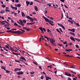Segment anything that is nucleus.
<instances>
[{
  "label": "nucleus",
  "instance_id": "1",
  "mask_svg": "<svg viewBox=\"0 0 80 80\" xmlns=\"http://www.w3.org/2000/svg\"><path fill=\"white\" fill-rule=\"evenodd\" d=\"M0 25H5L6 23H7L8 24H6L5 25H4V27H8V26H10V23L8 22H7L6 21H0Z\"/></svg>",
  "mask_w": 80,
  "mask_h": 80
},
{
  "label": "nucleus",
  "instance_id": "2",
  "mask_svg": "<svg viewBox=\"0 0 80 80\" xmlns=\"http://www.w3.org/2000/svg\"><path fill=\"white\" fill-rule=\"evenodd\" d=\"M42 17L45 20L46 22L49 23L50 24V25H51L52 26H53V25H54V24H52L51 22H50V20H49L47 18L44 16H43Z\"/></svg>",
  "mask_w": 80,
  "mask_h": 80
},
{
  "label": "nucleus",
  "instance_id": "3",
  "mask_svg": "<svg viewBox=\"0 0 80 80\" xmlns=\"http://www.w3.org/2000/svg\"><path fill=\"white\" fill-rule=\"evenodd\" d=\"M49 40L50 41V42L51 43L52 45H54V43L55 42V40L53 38H49Z\"/></svg>",
  "mask_w": 80,
  "mask_h": 80
},
{
  "label": "nucleus",
  "instance_id": "4",
  "mask_svg": "<svg viewBox=\"0 0 80 80\" xmlns=\"http://www.w3.org/2000/svg\"><path fill=\"white\" fill-rule=\"evenodd\" d=\"M20 58H21V59H20V61L21 62H22L23 63H24V61H23L24 60V61H26V59L25 57L23 56H21L20 57Z\"/></svg>",
  "mask_w": 80,
  "mask_h": 80
},
{
  "label": "nucleus",
  "instance_id": "5",
  "mask_svg": "<svg viewBox=\"0 0 80 80\" xmlns=\"http://www.w3.org/2000/svg\"><path fill=\"white\" fill-rule=\"evenodd\" d=\"M65 75H67V76H68L69 77H72V75L70 73L68 72H65Z\"/></svg>",
  "mask_w": 80,
  "mask_h": 80
},
{
  "label": "nucleus",
  "instance_id": "6",
  "mask_svg": "<svg viewBox=\"0 0 80 80\" xmlns=\"http://www.w3.org/2000/svg\"><path fill=\"white\" fill-rule=\"evenodd\" d=\"M58 24L59 25V26H60L61 27H62V28L64 30H65V27H64V26H63V25H62V24H60L59 23H58Z\"/></svg>",
  "mask_w": 80,
  "mask_h": 80
},
{
  "label": "nucleus",
  "instance_id": "7",
  "mask_svg": "<svg viewBox=\"0 0 80 80\" xmlns=\"http://www.w3.org/2000/svg\"><path fill=\"white\" fill-rule=\"evenodd\" d=\"M19 21L20 22L21 25H22V26H24V25H25V24L23 23V21H22L21 19H20L19 20Z\"/></svg>",
  "mask_w": 80,
  "mask_h": 80
},
{
  "label": "nucleus",
  "instance_id": "8",
  "mask_svg": "<svg viewBox=\"0 0 80 80\" xmlns=\"http://www.w3.org/2000/svg\"><path fill=\"white\" fill-rule=\"evenodd\" d=\"M16 73H17V75H23V72L22 71H20L19 72H16Z\"/></svg>",
  "mask_w": 80,
  "mask_h": 80
},
{
  "label": "nucleus",
  "instance_id": "9",
  "mask_svg": "<svg viewBox=\"0 0 80 80\" xmlns=\"http://www.w3.org/2000/svg\"><path fill=\"white\" fill-rule=\"evenodd\" d=\"M25 32V30H22V32L17 31V33H18V35H20V34H22L21 33H24Z\"/></svg>",
  "mask_w": 80,
  "mask_h": 80
},
{
  "label": "nucleus",
  "instance_id": "10",
  "mask_svg": "<svg viewBox=\"0 0 80 80\" xmlns=\"http://www.w3.org/2000/svg\"><path fill=\"white\" fill-rule=\"evenodd\" d=\"M34 9L36 11H38V7H37V6H34Z\"/></svg>",
  "mask_w": 80,
  "mask_h": 80
},
{
  "label": "nucleus",
  "instance_id": "11",
  "mask_svg": "<svg viewBox=\"0 0 80 80\" xmlns=\"http://www.w3.org/2000/svg\"><path fill=\"white\" fill-rule=\"evenodd\" d=\"M70 38L72 40V41H73L74 42H75V39H74V38H73V37H71Z\"/></svg>",
  "mask_w": 80,
  "mask_h": 80
},
{
  "label": "nucleus",
  "instance_id": "12",
  "mask_svg": "<svg viewBox=\"0 0 80 80\" xmlns=\"http://www.w3.org/2000/svg\"><path fill=\"white\" fill-rule=\"evenodd\" d=\"M0 12L1 13H5V11L3 10H2L0 11Z\"/></svg>",
  "mask_w": 80,
  "mask_h": 80
},
{
  "label": "nucleus",
  "instance_id": "13",
  "mask_svg": "<svg viewBox=\"0 0 80 80\" xmlns=\"http://www.w3.org/2000/svg\"><path fill=\"white\" fill-rule=\"evenodd\" d=\"M26 3L27 4V6H28V5L30 4V2H28V1H26Z\"/></svg>",
  "mask_w": 80,
  "mask_h": 80
},
{
  "label": "nucleus",
  "instance_id": "14",
  "mask_svg": "<svg viewBox=\"0 0 80 80\" xmlns=\"http://www.w3.org/2000/svg\"><path fill=\"white\" fill-rule=\"evenodd\" d=\"M21 14L22 16L25 17V14H24V12H22Z\"/></svg>",
  "mask_w": 80,
  "mask_h": 80
},
{
  "label": "nucleus",
  "instance_id": "15",
  "mask_svg": "<svg viewBox=\"0 0 80 80\" xmlns=\"http://www.w3.org/2000/svg\"><path fill=\"white\" fill-rule=\"evenodd\" d=\"M69 33H70V34H71L73 36H75V34L73 32H69Z\"/></svg>",
  "mask_w": 80,
  "mask_h": 80
},
{
  "label": "nucleus",
  "instance_id": "16",
  "mask_svg": "<svg viewBox=\"0 0 80 80\" xmlns=\"http://www.w3.org/2000/svg\"><path fill=\"white\" fill-rule=\"evenodd\" d=\"M9 49L10 50H12V51H13V52H14V50H13V48H12V47H10V48H9Z\"/></svg>",
  "mask_w": 80,
  "mask_h": 80
},
{
  "label": "nucleus",
  "instance_id": "17",
  "mask_svg": "<svg viewBox=\"0 0 80 80\" xmlns=\"http://www.w3.org/2000/svg\"><path fill=\"white\" fill-rule=\"evenodd\" d=\"M22 22H23L24 24H26V22H27V21L25 20H22Z\"/></svg>",
  "mask_w": 80,
  "mask_h": 80
},
{
  "label": "nucleus",
  "instance_id": "18",
  "mask_svg": "<svg viewBox=\"0 0 80 80\" xmlns=\"http://www.w3.org/2000/svg\"><path fill=\"white\" fill-rule=\"evenodd\" d=\"M75 40H77V41H78V42H80V39H78V38H74Z\"/></svg>",
  "mask_w": 80,
  "mask_h": 80
},
{
  "label": "nucleus",
  "instance_id": "19",
  "mask_svg": "<svg viewBox=\"0 0 80 80\" xmlns=\"http://www.w3.org/2000/svg\"><path fill=\"white\" fill-rule=\"evenodd\" d=\"M1 6L2 8H5L6 7V5L4 4L1 5Z\"/></svg>",
  "mask_w": 80,
  "mask_h": 80
},
{
  "label": "nucleus",
  "instance_id": "20",
  "mask_svg": "<svg viewBox=\"0 0 80 80\" xmlns=\"http://www.w3.org/2000/svg\"><path fill=\"white\" fill-rule=\"evenodd\" d=\"M33 63H34V65H36L37 66L38 65V64H37V62H36L34 61H33Z\"/></svg>",
  "mask_w": 80,
  "mask_h": 80
},
{
  "label": "nucleus",
  "instance_id": "21",
  "mask_svg": "<svg viewBox=\"0 0 80 80\" xmlns=\"http://www.w3.org/2000/svg\"><path fill=\"white\" fill-rule=\"evenodd\" d=\"M34 1H35L36 2H38V3H42L40 1L38 0H34Z\"/></svg>",
  "mask_w": 80,
  "mask_h": 80
},
{
  "label": "nucleus",
  "instance_id": "22",
  "mask_svg": "<svg viewBox=\"0 0 80 80\" xmlns=\"http://www.w3.org/2000/svg\"><path fill=\"white\" fill-rule=\"evenodd\" d=\"M34 1H35L36 2H38V3H42L40 1L38 0H34Z\"/></svg>",
  "mask_w": 80,
  "mask_h": 80
},
{
  "label": "nucleus",
  "instance_id": "23",
  "mask_svg": "<svg viewBox=\"0 0 80 80\" xmlns=\"http://www.w3.org/2000/svg\"><path fill=\"white\" fill-rule=\"evenodd\" d=\"M31 21V22H33V19H32V18H30L29 19Z\"/></svg>",
  "mask_w": 80,
  "mask_h": 80
},
{
  "label": "nucleus",
  "instance_id": "24",
  "mask_svg": "<svg viewBox=\"0 0 80 80\" xmlns=\"http://www.w3.org/2000/svg\"><path fill=\"white\" fill-rule=\"evenodd\" d=\"M17 7H21V4H18L17 5Z\"/></svg>",
  "mask_w": 80,
  "mask_h": 80
},
{
  "label": "nucleus",
  "instance_id": "25",
  "mask_svg": "<svg viewBox=\"0 0 80 80\" xmlns=\"http://www.w3.org/2000/svg\"><path fill=\"white\" fill-rule=\"evenodd\" d=\"M56 30L58 32L60 33L61 34V32H60V31H59V30H58V29H57Z\"/></svg>",
  "mask_w": 80,
  "mask_h": 80
},
{
  "label": "nucleus",
  "instance_id": "26",
  "mask_svg": "<svg viewBox=\"0 0 80 80\" xmlns=\"http://www.w3.org/2000/svg\"><path fill=\"white\" fill-rule=\"evenodd\" d=\"M6 73H10V71L8 70H6Z\"/></svg>",
  "mask_w": 80,
  "mask_h": 80
},
{
  "label": "nucleus",
  "instance_id": "27",
  "mask_svg": "<svg viewBox=\"0 0 80 80\" xmlns=\"http://www.w3.org/2000/svg\"><path fill=\"white\" fill-rule=\"evenodd\" d=\"M5 11L7 12H10V10H8L7 9H5Z\"/></svg>",
  "mask_w": 80,
  "mask_h": 80
},
{
  "label": "nucleus",
  "instance_id": "28",
  "mask_svg": "<svg viewBox=\"0 0 80 80\" xmlns=\"http://www.w3.org/2000/svg\"><path fill=\"white\" fill-rule=\"evenodd\" d=\"M26 18H28V19H30L31 17H30L29 16H26Z\"/></svg>",
  "mask_w": 80,
  "mask_h": 80
},
{
  "label": "nucleus",
  "instance_id": "29",
  "mask_svg": "<svg viewBox=\"0 0 80 80\" xmlns=\"http://www.w3.org/2000/svg\"><path fill=\"white\" fill-rule=\"evenodd\" d=\"M75 30L74 29H72L71 32H75Z\"/></svg>",
  "mask_w": 80,
  "mask_h": 80
},
{
  "label": "nucleus",
  "instance_id": "30",
  "mask_svg": "<svg viewBox=\"0 0 80 80\" xmlns=\"http://www.w3.org/2000/svg\"><path fill=\"white\" fill-rule=\"evenodd\" d=\"M7 32H8V33H10V32H12V31L11 30H9L8 31H7Z\"/></svg>",
  "mask_w": 80,
  "mask_h": 80
},
{
  "label": "nucleus",
  "instance_id": "31",
  "mask_svg": "<svg viewBox=\"0 0 80 80\" xmlns=\"http://www.w3.org/2000/svg\"><path fill=\"white\" fill-rule=\"evenodd\" d=\"M5 47L6 48H9V46H8L7 45H5Z\"/></svg>",
  "mask_w": 80,
  "mask_h": 80
},
{
  "label": "nucleus",
  "instance_id": "32",
  "mask_svg": "<svg viewBox=\"0 0 80 80\" xmlns=\"http://www.w3.org/2000/svg\"><path fill=\"white\" fill-rule=\"evenodd\" d=\"M39 29L41 31L43 30V28H42V27H40L39 28Z\"/></svg>",
  "mask_w": 80,
  "mask_h": 80
},
{
  "label": "nucleus",
  "instance_id": "33",
  "mask_svg": "<svg viewBox=\"0 0 80 80\" xmlns=\"http://www.w3.org/2000/svg\"><path fill=\"white\" fill-rule=\"evenodd\" d=\"M34 73H35V72H30V74L31 75L32 74H34Z\"/></svg>",
  "mask_w": 80,
  "mask_h": 80
},
{
  "label": "nucleus",
  "instance_id": "34",
  "mask_svg": "<svg viewBox=\"0 0 80 80\" xmlns=\"http://www.w3.org/2000/svg\"><path fill=\"white\" fill-rule=\"evenodd\" d=\"M14 25L15 26H18V24H17V23H16V22L14 23Z\"/></svg>",
  "mask_w": 80,
  "mask_h": 80
},
{
  "label": "nucleus",
  "instance_id": "35",
  "mask_svg": "<svg viewBox=\"0 0 80 80\" xmlns=\"http://www.w3.org/2000/svg\"><path fill=\"white\" fill-rule=\"evenodd\" d=\"M34 23H35L34 22H31L30 23V25H33V24H34Z\"/></svg>",
  "mask_w": 80,
  "mask_h": 80
},
{
  "label": "nucleus",
  "instance_id": "36",
  "mask_svg": "<svg viewBox=\"0 0 80 80\" xmlns=\"http://www.w3.org/2000/svg\"><path fill=\"white\" fill-rule=\"evenodd\" d=\"M13 9H14L15 10H17V8L16 7H14V8Z\"/></svg>",
  "mask_w": 80,
  "mask_h": 80
},
{
  "label": "nucleus",
  "instance_id": "37",
  "mask_svg": "<svg viewBox=\"0 0 80 80\" xmlns=\"http://www.w3.org/2000/svg\"><path fill=\"white\" fill-rule=\"evenodd\" d=\"M26 30H27V31H30V29H29L28 28H27Z\"/></svg>",
  "mask_w": 80,
  "mask_h": 80
},
{
  "label": "nucleus",
  "instance_id": "38",
  "mask_svg": "<svg viewBox=\"0 0 80 80\" xmlns=\"http://www.w3.org/2000/svg\"><path fill=\"white\" fill-rule=\"evenodd\" d=\"M2 48H3V50H5L8 51V50L5 49V48H4V47H2Z\"/></svg>",
  "mask_w": 80,
  "mask_h": 80
},
{
  "label": "nucleus",
  "instance_id": "39",
  "mask_svg": "<svg viewBox=\"0 0 80 80\" xmlns=\"http://www.w3.org/2000/svg\"><path fill=\"white\" fill-rule=\"evenodd\" d=\"M12 33H17V31H13V32L12 31Z\"/></svg>",
  "mask_w": 80,
  "mask_h": 80
},
{
  "label": "nucleus",
  "instance_id": "40",
  "mask_svg": "<svg viewBox=\"0 0 80 80\" xmlns=\"http://www.w3.org/2000/svg\"><path fill=\"white\" fill-rule=\"evenodd\" d=\"M76 25L78 27H79V23H76Z\"/></svg>",
  "mask_w": 80,
  "mask_h": 80
},
{
  "label": "nucleus",
  "instance_id": "41",
  "mask_svg": "<svg viewBox=\"0 0 80 80\" xmlns=\"http://www.w3.org/2000/svg\"><path fill=\"white\" fill-rule=\"evenodd\" d=\"M63 43L64 44H67V41H65L64 42H63Z\"/></svg>",
  "mask_w": 80,
  "mask_h": 80
},
{
  "label": "nucleus",
  "instance_id": "42",
  "mask_svg": "<svg viewBox=\"0 0 80 80\" xmlns=\"http://www.w3.org/2000/svg\"><path fill=\"white\" fill-rule=\"evenodd\" d=\"M1 67L2 69H5V67L3 66H1Z\"/></svg>",
  "mask_w": 80,
  "mask_h": 80
},
{
  "label": "nucleus",
  "instance_id": "43",
  "mask_svg": "<svg viewBox=\"0 0 80 80\" xmlns=\"http://www.w3.org/2000/svg\"><path fill=\"white\" fill-rule=\"evenodd\" d=\"M49 80L48 77L47 76L46 77V80Z\"/></svg>",
  "mask_w": 80,
  "mask_h": 80
},
{
  "label": "nucleus",
  "instance_id": "44",
  "mask_svg": "<svg viewBox=\"0 0 80 80\" xmlns=\"http://www.w3.org/2000/svg\"><path fill=\"white\" fill-rule=\"evenodd\" d=\"M14 71H15V72H17V71H18V69L17 68L15 69Z\"/></svg>",
  "mask_w": 80,
  "mask_h": 80
},
{
  "label": "nucleus",
  "instance_id": "45",
  "mask_svg": "<svg viewBox=\"0 0 80 80\" xmlns=\"http://www.w3.org/2000/svg\"><path fill=\"white\" fill-rule=\"evenodd\" d=\"M15 2H16V3H18V2H19V0H15Z\"/></svg>",
  "mask_w": 80,
  "mask_h": 80
},
{
  "label": "nucleus",
  "instance_id": "46",
  "mask_svg": "<svg viewBox=\"0 0 80 80\" xmlns=\"http://www.w3.org/2000/svg\"><path fill=\"white\" fill-rule=\"evenodd\" d=\"M23 29H24V30H27V28L26 27H23Z\"/></svg>",
  "mask_w": 80,
  "mask_h": 80
},
{
  "label": "nucleus",
  "instance_id": "47",
  "mask_svg": "<svg viewBox=\"0 0 80 80\" xmlns=\"http://www.w3.org/2000/svg\"><path fill=\"white\" fill-rule=\"evenodd\" d=\"M64 56H65L66 57H69V55H64Z\"/></svg>",
  "mask_w": 80,
  "mask_h": 80
},
{
  "label": "nucleus",
  "instance_id": "48",
  "mask_svg": "<svg viewBox=\"0 0 80 80\" xmlns=\"http://www.w3.org/2000/svg\"><path fill=\"white\" fill-rule=\"evenodd\" d=\"M76 47L77 48H79V47L78 45H76Z\"/></svg>",
  "mask_w": 80,
  "mask_h": 80
},
{
  "label": "nucleus",
  "instance_id": "49",
  "mask_svg": "<svg viewBox=\"0 0 80 80\" xmlns=\"http://www.w3.org/2000/svg\"><path fill=\"white\" fill-rule=\"evenodd\" d=\"M17 69H18V71H20V70H21V68H17Z\"/></svg>",
  "mask_w": 80,
  "mask_h": 80
},
{
  "label": "nucleus",
  "instance_id": "50",
  "mask_svg": "<svg viewBox=\"0 0 80 80\" xmlns=\"http://www.w3.org/2000/svg\"><path fill=\"white\" fill-rule=\"evenodd\" d=\"M0 2H1V3L2 4H3V1L0 0Z\"/></svg>",
  "mask_w": 80,
  "mask_h": 80
},
{
  "label": "nucleus",
  "instance_id": "51",
  "mask_svg": "<svg viewBox=\"0 0 80 80\" xmlns=\"http://www.w3.org/2000/svg\"><path fill=\"white\" fill-rule=\"evenodd\" d=\"M41 78L42 80V79H43V76H42L41 77Z\"/></svg>",
  "mask_w": 80,
  "mask_h": 80
},
{
  "label": "nucleus",
  "instance_id": "52",
  "mask_svg": "<svg viewBox=\"0 0 80 80\" xmlns=\"http://www.w3.org/2000/svg\"><path fill=\"white\" fill-rule=\"evenodd\" d=\"M33 2H30V5H33Z\"/></svg>",
  "mask_w": 80,
  "mask_h": 80
},
{
  "label": "nucleus",
  "instance_id": "53",
  "mask_svg": "<svg viewBox=\"0 0 80 80\" xmlns=\"http://www.w3.org/2000/svg\"><path fill=\"white\" fill-rule=\"evenodd\" d=\"M64 7H65V8H68V7H67L66 5L64 4Z\"/></svg>",
  "mask_w": 80,
  "mask_h": 80
},
{
  "label": "nucleus",
  "instance_id": "54",
  "mask_svg": "<svg viewBox=\"0 0 80 80\" xmlns=\"http://www.w3.org/2000/svg\"><path fill=\"white\" fill-rule=\"evenodd\" d=\"M10 6H11V8H12V9H13V8H14V7H13V6H12V5H11Z\"/></svg>",
  "mask_w": 80,
  "mask_h": 80
},
{
  "label": "nucleus",
  "instance_id": "55",
  "mask_svg": "<svg viewBox=\"0 0 80 80\" xmlns=\"http://www.w3.org/2000/svg\"><path fill=\"white\" fill-rule=\"evenodd\" d=\"M59 30H60L61 32H63V31H62V29H61V28H59Z\"/></svg>",
  "mask_w": 80,
  "mask_h": 80
},
{
  "label": "nucleus",
  "instance_id": "56",
  "mask_svg": "<svg viewBox=\"0 0 80 80\" xmlns=\"http://www.w3.org/2000/svg\"><path fill=\"white\" fill-rule=\"evenodd\" d=\"M45 45H46V46H47V47L48 46H49V45L48 44H47V42H46L45 44Z\"/></svg>",
  "mask_w": 80,
  "mask_h": 80
},
{
  "label": "nucleus",
  "instance_id": "57",
  "mask_svg": "<svg viewBox=\"0 0 80 80\" xmlns=\"http://www.w3.org/2000/svg\"><path fill=\"white\" fill-rule=\"evenodd\" d=\"M15 61L18 63H20V61H17V60H15Z\"/></svg>",
  "mask_w": 80,
  "mask_h": 80
},
{
  "label": "nucleus",
  "instance_id": "58",
  "mask_svg": "<svg viewBox=\"0 0 80 80\" xmlns=\"http://www.w3.org/2000/svg\"><path fill=\"white\" fill-rule=\"evenodd\" d=\"M39 67V69H41V70H42V67L39 66V67Z\"/></svg>",
  "mask_w": 80,
  "mask_h": 80
},
{
  "label": "nucleus",
  "instance_id": "59",
  "mask_svg": "<svg viewBox=\"0 0 80 80\" xmlns=\"http://www.w3.org/2000/svg\"><path fill=\"white\" fill-rule=\"evenodd\" d=\"M47 30V32H51V31H50V30H49V29H48Z\"/></svg>",
  "mask_w": 80,
  "mask_h": 80
},
{
  "label": "nucleus",
  "instance_id": "60",
  "mask_svg": "<svg viewBox=\"0 0 80 80\" xmlns=\"http://www.w3.org/2000/svg\"><path fill=\"white\" fill-rule=\"evenodd\" d=\"M44 36L45 38H46L47 39H48V37H46L45 35H44Z\"/></svg>",
  "mask_w": 80,
  "mask_h": 80
},
{
  "label": "nucleus",
  "instance_id": "61",
  "mask_svg": "<svg viewBox=\"0 0 80 80\" xmlns=\"http://www.w3.org/2000/svg\"><path fill=\"white\" fill-rule=\"evenodd\" d=\"M12 30H17V29H14V28H13V29H12Z\"/></svg>",
  "mask_w": 80,
  "mask_h": 80
},
{
  "label": "nucleus",
  "instance_id": "62",
  "mask_svg": "<svg viewBox=\"0 0 80 80\" xmlns=\"http://www.w3.org/2000/svg\"><path fill=\"white\" fill-rule=\"evenodd\" d=\"M32 14H34V15H35V14H36V13L35 12H32Z\"/></svg>",
  "mask_w": 80,
  "mask_h": 80
},
{
  "label": "nucleus",
  "instance_id": "63",
  "mask_svg": "<svg viewBox=\"0 0 80 80\" xmlns=\"http://www.w3.org/2000/svg\"><path fill=\"white\" fill-rule=\"evenodd\" d=\"M68 80H72L70 78H68Z\"/></svg>",
  "mask_w": 80,
  "mask_h": 80
},
{
  "label": "nucleus",
  "instance_id": "64",
  "mask_svg": "<svg viewBox=\"0 0 80 80\" xmlns=\"http://www.w3.org/2000/svg\"><path fill=\"white\" fill-rule=\"evenodd\" d=\"M69 45H72V42H70V43H69Z\"/></svg>",
  "mask_w": 80,
  "mask_h": 80
}]
</instances>
